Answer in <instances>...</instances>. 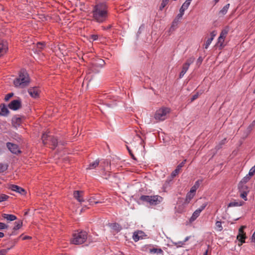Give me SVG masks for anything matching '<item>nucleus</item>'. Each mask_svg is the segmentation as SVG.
Returning <instances> with one entry per match:
<instances>
[{"label": "nucleus", "mask_w": 255, "mask_h": 255, "mask_svg": "<svg viewBox=\"0 0 255 255\" xmlns=\"http://www.w3.org/2000/svg\"><path fill=\"white\" fill-rule=\"evenodd\" d=\"M93 17L98 22L105 21L108 16L107 6L104 3H99L94 6L92 11Z\"/></svg>", "instance_id": "obj_1"}, {"label": "nucleus", "mask_w": 255, "mask_h": 255, "mask_svg": "<svg viewBox=\"0 0 255 255\" xmlns=\"http://www.w3.org/2000/svg\"><path fill=\"white\" fill-rule=\"evenodd\" d=\"M30 83V79L27 72L22 70L20 71L18 77L13 81V84L16 87L23 88L27 86Z\"/></svg>", "instance_id": "obj_2"}, {"label": "nucleus", "mask_w": 255, "mask_h": 255, "mask_svg": "<svg viewBox=\"0 0 255 255\" xmlns=\"http://www.w3.org/2000/svg\"><path fill=\"white\" fill-rule=\"evenodd\" d=\"M87 233L85 231H80L73 235L71 243L74 245H80L85 242L87 239Z\"/></svg>", "instance_id": "obj_3"}, {"label": "nucleus", "mask_w": 255, "mask_h": 255, "mask_svg": "<svg viewBox=\"0 0 255 255\" xmlns=\"http://www.w3.org/2000/svg\"><path fill=\"white\" fill-rule=\"evenodd\" d=\"M140 199L148 203L151 205H156L162 201L163 198L159 195H142L140 197Z\"/></svg>", "instance_id": "obj_4"}, {"label": "nucleus", "mask_w": 255, "mask_h": 255, "mask_svg": "<svg viewBox=\"0 0 255 255\" xmlns=\"http://www.w3.org/2000/svg\"><path fill=\"white\" fill-rule=\"evenodd\" d=\"M170 109L167 108H162L156 111L154 115V119L158 121L165 120L167 118V115L169 113Z\"/></svg>", "instance_id": "obj_5"}, {"label": "nucleus", "mask_w": 255, "mask_h": 255, "mask_svg": "<svg viewBox=\"0 0 255 255\" xmlns=\"http://www.w3.org/2000/svg\"><path fill=\"white\" fill-rule=\"evenodd\" d=\"M50 139L49 145H51V148L54 149L57 144V139L53 136L48 135L47 133H43L41 137V140L43 144H47V139Z\"/></svg>", "instance_id": "obj_6"}, {"label": "nucleus", "mask_w": 255, "mask_h": 255, "mask_svg": "<svg viewBox=\"0 0 255 255\" xmlns=\"http://www.w3.org/2000/svg\"><path fill=\"white\" fill-rule=\"evenodd\" d=\"M229 31V29L228 28H226L223 29L220 33V35L218 38V42L216 44L217 46H219L220 47H223L224 45V42L225 40V38H226L228 33Z\"/></svg>", "instance_id": "obj_7"}, {"label": "nucleus", "mask_w": 255, "mask_h": 255, "mask_svg": "<svg viewBox=\"0 0 255 255\" xmlns=\"http://www.w3.org/2000/svg\"><path fill=\"white\" fill-rule=\"evenodd\" d=\"M194 61V58L193 57H191L187 59V61L185 63H184L183 65L182 71H181L179 74V78H181L186 73L187 71L188 70L190 65L192 64Z\"/></svg>", "instance_id": "obj_8"}, {"label": "nucleus", "mask_w": 255, "mask_h": 255, "mask_svg": "<svg viewBox=\"0 0 255 255\" xmlns=\"http://www.w3.org/2000/svg\"><path fill=\"white\" fill-rule=\"evenodd\" d=\"M246 228V226H242L239 230V234L237 236V239L241 242L239 246H241L243 243H245V240L246 238V234L244 232V230Z\"/></svg>", "instance_id": "obj_9"}, {"label": "nucleus", "mask_w": 255, "mask_h": 255, "mask_svg": "<svg viewBox=\"0 0 255 255\" xmlns=\"http://www.w3.org/2000/svg\"><path fill=\"white\" fill-rule=\"evenodd\" d=\"M208 203L205 202L198 209H197L196 211H194L193 213L192 216L190 219V221L191 222L195 221L197 218L200 215V213L202 212V210H203L205 208L207 205Z\"/></svg>", "instance_id": "obj_10"}, {"label": "nucleus", "mask_w": 255, "mask_h": 255, "mask_svg": "<svg viewBox=\"0 0 255 255\" xmlns=\"http://www.w3.org/2000/svg\"><path fill=\"white\" fill-rule=\"evenodd\" d=\"M8 50L7 43L0 39V57L4 55Z\"/></svg>", "instance_id": "obj_11"}, {"label": "nucleus", "mask_w": 255, "mask_h": 255, "mask_svg": "<svg viewBox=\"0 0 255 255\" xmlns=\"http://www.w3.org/2000/svg\"><path fill=\"white\" fill-rule=\"evenodd\" d=\"M21 107V102L18 100L12 101L9 104L8 107L13 110H17Z\"/></svg>", "instance_id": "obj_12"}, {"label": "nucleus", "mask_w": 255, "mask_h": 255, "mask_svg": "<svg viewBox=\"0 0 255 255\" xmlns=\"http://www.w3.org/2000/svg\"><path fill=\"white\" fill-rule=\"evenodd\" d=\"M6 146L8 149L13 153L17 154L20 152L18 146L15 144L7 142Z\"/></svg>", "instance_id": "obj_13"}, {"label": "nucleus", "mask_w": 255, "mask_h": 255, "mask_svg": "<svg viewBox=\"0 0 255 255\" xmlns=\"http://www.w3.org/2000/svg\"><path fill=\"white\" fill-rule=\"evenodd\" d=\"M145 236L144 233L141 231H137L134 232L132 238L135 242L142 239Z\"/></svg>", "instance_id": "obj_14"}, {"label": "nucleus", "mask_w": 255, "mask_h": 255, "mask_svg": "<svg viewBox=\"0 0 255 255\" xmlns=\"http://www.w3.org/2000/svg\"><path fill=\"white\" fill-rule=\"evenodd\" d=\"M28 92L32 97L36 98L39 96L40 91L37 87H35L29 88Z\"/></svg>", "instance_id": "obj_15"}, {"label": "nucleus", "mask_w": 255, "mask_h": 255, "mask_svg": "<svg viewBox=\"0 0 255 255\" xmlns=\"http://www.w3.org/2000/svg\"><path fill=\"white\" fill-rule=\"evenodd\" d=\"M186 161V160L185 159L184 161H183L181 163H180L177 167L176 169H175L171 173V176L172 177H175L180 172L181 168L184 166L185 162Z\"/></svg>", "instance_id": "obj_16"}, {"label": "nucleus", "mask_w": 255, "mask_h": 255, "mask_svg": "<svg viewBox=\"0 0 255 255\" xmlns=\"http://www.w3.org/2000/svg\"><path fill=\"white\" fill-rule=\"evenodd\" d=\"M21 118L17 116H14L12 118L11 122L12 126L15 128L19 127L21 124Z\"/></svg>", "instance_id": "obj_17"}, {"label": "nucleus", "mask_w": 255, "mask_h": 255, "mask_svg": "<svg viewBox=\"0 0 255 255\" xmlns=\"http://www.w3.org/2000/svg\"><path fill=\"white\" fill-rule=\"evenodd\" d=\"M9 113V111L6 106L2 104L0 105V116H6Z\"/></svg>", "instance_id": "obj_18"}, {"label": "nucleus", "mask_w": 255, "mask_h": 255, "mask_svg": "<svg viewBox=\"0 0 255 255\" xmlns=\"http://www.w3.org/2000/svg\"><path fill=\"white\" fill-rule=\"evenodd\" d=\"M74 197L79 202H82L84 201L83 198V192L80 191H75L73 193Z\"/></svg>", "instance_id": "obj_19"}, {"label": "nucleus", "mask_w": 255, "mask_h": 255, "mask_svg": "<svg viewBox=\"0 0 255 255\" xmlns=\"http://www.w3.org/2000/svg\"><path fill=\"white\" fill-rule=\"evenodd\" d=\"M185 205L181 202L178 201L177 205L175 207V211L178 213H182L184 211Z\"/></svg>", "instance_id": "obj_20"}, {"label": "nucleus", "mask_w": 255, "mask_h": 255, "mask_svg": "<svg viewBox=\"0 0 255 255\" xmlns=\"http://www.w3.org/2000/svg\"><path fill=\"white\" fill-rule=\"evenodd\" d=\"M10 188L14 191H16L19 193H20L21 194H24L25 193V191L24 189L17 186L15 185H11Z\"/></svg>", "instance_id": "obj_21"}, {"label": "nucleus", "mask_w": 255, "mask_h": 255, "mask_svg": "<svg viewBox=\"0 0 255 255\" xmlns=\"http://www.w3.org/2000/svg\"><path fill=\"white\" fill-rule=\"evenodd\" d=\"M2 217L8 221H13L15 220L17 218L15 215L11 214H2Z\"/></svg>", "instance_id": "obj_22"}, {"label": "nucleus", "mask_w": 255, "mask_h": 255, "mask_svg": "<svg viewBox=\"0 0 255 255\" xmlns=\"http://www.w3.org/2000/svg\"><path fill=\"white\" fill-rule=\"evenodd\" d=\"M99 164V160H96L95 161L93 162L92 163H91L89 167L87 168V169H95L96 168Z\"/></svg>", "instance_id": "obj_23"}, {"label": "nucleus", "mask_w": 255, "mask_h": 255, "mask_svg": "<svg viewBox=\"0 0 255 255\" xmlns=\"http://www.w3.org/2000/svg\"><path fill=\"white\" fill-rule=\"evenodd\" d=\"M110 226L113 229L115 230L117 232H119L122 229L121 226L116 223L112 224Z\"/></svg>", "instance_id": "obj_24"}, {"label": "nucleus", "mask_w": 255, "mask_h": 255, "mask_svg": "<svg viewBox=\"0 0 255 255\" xmlns=\"http://www.w3.org/2000/svg\"><path fill=\"white\" fill-rule=\"evenodd\" d=\"M230 4L228 3L226 4L225 6L223 7V8L220 11L219 14L224 15H225L227 12V11L229 8Z\"/></svg>", "instance_id": "obj_25"}, {"label": "nucleus", "mask_w": 255, "mask_h": 255, "mask_svg": "<svg viewBox=\"0 0 255 255\" xmlns=\"http://www.w3.org/2000/svg\"><path fill=\"white\" fill-rule=\"evenodd\" d=\"M251 177V176H250L249 174L245 176L240 182L239 185V188H241V186L242 184H245L247 182H248L250 180Z\"/></svg>", "instance_id": "obj_26"}, {"label": "nucleus", "mask_w": 255, "mask_h": 255, "mask_svg": "<svg viewBox=\"0 0 255 255\" xmlns=\"http://www.w3.org/2000/svg\"><path fill=\"white\" fill-rule=\"evenodd\" d=\"M244 203V202L243 201H240V202H236V201H234V202H232L231 203H229V204L228 205V207H234V206H242Z\"/></svg>", "instance_id": "obj_27"}, {"label": "nucleus", "mask_w": 255, "mask_h": 255, "mask_svg": "<svg viewBox=\"0 0 255 255\" xmlns=\"http://www.w3.org/2000/svg\"><path fill=\"white\" fill-rule=\"evenodd\" d=\"M149 252L151 254H162L163 251L161 249L153 248L149 250Z\"/></svg>", "instance_id": "obj_28"}, {"label": "nucleus", "mask_w": 255, "mask_h": 255, "mask_svg": "<svg viewBox=\"0 0 255 255\" xmlns=\"http://www.w3.org/2000/svg\"><path fill=\"white\" fill-rule=\"evenodd\" d=\"M15 226L13 227V230H17L19 229L22 226V222L21 221H18L15 222Z\"/></svg>", "instance_id": "obj_29"}, {"label": "nucleus", "mask_w": 255, "mask_h": 255, "mask_svg": "<svg viewBox=\"0 0 255 255\" xmlns=\"http://www.w3.org/2000/svg\"><path fill=\"white\" fill-rule=\"evenodd\" d=\"M215 225L217 230L218 231H221L223 230L222 222L221 221H217Z\"/></svg>", "instance_id": "obj_30"}, {"label": "nucleus", "mask_w": 255, "mask_h": 255, "mask_svg": "<svg viewBox=\"0 0 255 255\" xmlns=\"http://www.w3.org/2000/svg\"><path fill=\"white\" fill-rule=\"evenodd\" d=\"M212 40H213V38H209L206 41V42H205V43L204 44V48L205 49H207L208 48L209 46L210 45V44L212 42Z\"/></svg>", "instance_id": "obj_31"}, {"label": "nucleus", "mask_w": 255, "mask_h": 255, "mask_svg": "<svg viewBox=\"0 0 255 255\" xmlns=\"http://www.w3.org/2000/svg\"><path fill=\"white\" fill-rule=\"evenodd\" d=\"M169 0H162L159 9L162 10V9L167 4Z\"/></svg>", "instance_id": "obj_32"}, {"label": "nucleus", "mask_w": 255, "mask_h": 255, "mask_svg": "<svg viewBox=\"0 0 255 255\" xmlns=\"http://www.w3.org/2000/svg\"><path fill=\"white\" fill-rule=\"evenodd\" d=\"M194 195V194L189 192L186 196V201L189 203L190 200L193 198Z\"/></svg>", "instance_id": "obj_33"}, {"label": "nucleus", "mask_w": 255, "mask_h": 255, "mask_svg": "<svg viewBox=\"0 0 255 255\" xmlns=\"http://www.w3.org/2000/svg\"><path fill=\"white\" fill-rule=\"evenodd\" d=\"M183 15V14H182V13L179 12V13H178L177 14V16L176 17V18L173 20V23H178L179 20L182 18Z\"/></svg>", "instance_id": "obj_34"}, {"label": "nucleus", "mask_w": 255, "mask_h": 255, "mask_svg": "<svg viewBox=\"0 0 255 255\" xmlns=\"http://www.w3.org/2000/svg\"><path fill=\"white\" fill-rule=\"evenodd\" d=\"M7 169V165L6 164L0 163V172H2L5 171Z\"/></svg>", "instance_id": "obj_35"}, {"label": "nucleus", "mask_w": 255, "mask_h": 255, "mask_svg": "<svg viewBox=\"0 0 255 255\" xmlns=\"http://www.w3.org/2000/svg\"><path fill=\"white\" fill-rule=\"evenodd\" d=\"M8 196L5 194L0 195V202L6 200L8 198Z\"/></svg>", "instance_id": "obj_36"}, {"label": "nucleus", "mask_w": 255, "mask_h": 255, "mask_svg": "<svg viewBox=\"0 0 255 255\" xmlns=\"http://www.w3.org/2000/svg\"><path fill=\"white\" fill-rule=\"evenodd\" d=\"M190 1H188V0H186V1L182 4V6L183 8H185L186 9H187L188 6H189L190 4Z\"/></svg>", "instance_id": "obj_37"}, {"label": "nucleus", "mask_w": 255, "mask_h": 255, "mask_svg": "<svg viewBox=\"0 0 255 255\" xmlns=\"http://www.w3.org/2000/svg\"><path fill=\"white\" fill-rule=\"evenodd\" d=\"M255 173V165L253 166L250 170L249 175L251 176H252L254 175V174Z\"/></svg>", "instance_id": "obj_38"}, {"label": "nucleus", "mask_w": 255, "mask_h": 255, "mask_svg": "<svg viewBox=\"0 0 255 255\" xmlns=\"http://www.w3.org/2000/svg\"><path fill=\"white\" fill-rule=\"evenodd\" d=\"M7 228H8V226L7 225L5 224L4 223H0V230H3V229H7Z\"/></svg>", "instance_id": "obj_39"}, {"label": "nucleus", "mask_w": 255, "mask_h": 255, "mask_svg": "<svg viewBox=\"0 0 255 255\" xmlns=\"http://www.w3.org/2000/svg\"><path fill=\"white\" fill-rule=\"evenodd\" d=\"M247 192L246 191L243 192L241 194V197L242 198H243L245 201L247 200Z\"/></svg>", "instance_id": "obj_40"}, {"label": "nucleus", "mask_w": 255, "mask_h": 255, "mask_svg": "<svg viewBox=\"0 0 255 255\" xmlns=\"http://www.w3.org/2000/svg\"><path fill=\"white\" fill-rule=\"evenodd\" d=\"M127 149L128 150V152H129V153L130 154V156H131V158H132L133 159L135 160V159H136V158H135V156H134V155L133 154V153H132L131 149H130V148H129L128 146H127Z\"/></svg>", "instance_id": "obj_41"}, {"label": "nucleus", "mask_w": 255, "mask_h": 255, "mask_svg": "<svg viewBox=\"0 0 255 255\" xmlns=\"http://www.w3.org/2000/svg\"><path fill=\"white\" fill-rule=\"evenodd\" d=\"M13 93H9L7 95H6L4 98V100L6 101H7L9 100V99L13 96Z\"/></svg>", "instance_id": "obj_42"}, {"label": "nucleus", "mask_w": 255, "mask_h": 255, "mask_svg": "<svg viewBox=\"0 0 255 255\" xmlns=\"http://www.w3.org/2000/svg\"><path fill=\"white\" fill-rule=\"evenodd\" d=\"M8 250H9V249L0 250V255H6V254L7 253Z\"/></svg>", "instance_id": "obj_43"}, {"label": "nucleus", "mask_w": 255, "mask_h": 255, "mask_svg": "<svg viewBox=\"0 0 255 255\" xmlns=\"http://www.w3.org/2000/svg\"><path fill=\"white\" fill-rule=\"evenodd\" d=\"M44 44L41 42H38L37 43V47L39 49H42Z\"/></svg>", "instance_id": "obj_44"}, {"label": "nucleus", "mask_w": 255, "mask_h": 255, "mask_svg": "<svg viewBox=\"0 0 255 255\" xmlns=\"http://www.w3.org/2000/svg\"><path fill=\"white\" fill-rule=\"evenodd\" d=\"M201 182H202V181H201V180H197V181L195 182V183L194 185H195V186L197 187L198 188H199V186H200V183H201Z\"/></svg>", "instance_id": "obj_45"}, {"label": "nucleus", "mask_w": 255, "mask_h": 255, "mask_svg": "<svg viewBox=\"0 0 255 255\" xmlns=\"http://www.w3.org/2000/svg\"><path fill=\"white\" fill-rule=\"evenodd\" d=\"M210 35H211L210 38H213V40L215 36L216 35V32L215 31H213L210 33Z\"/></svg>", "instance_id": "obj_46"}, {"label": "nucleus", "mask_w": 255, "mask_h": 255, "mask_svg": "<svg viewBox=\"0 0 255 255\" xmlns=\"http://www.w3.org/2000/svg\"><path fill=\"white\" fill-rule=\"evenodd\" d=\"M186 9L185 8H183V6H182L180 8L179 12L184 14V11Z\"/></svg>", "instance_id": "obj_47"}, {"label": "nucleus", "mask_w": 255, "mask_h": 255, "mask_svg": "<svg viewBox=\"0 0 255 255\" xmlns=\"http://www.w3.org/2000/svg\"><path fill=\"white\" fill-rule=\"evenodd\" d=\"M198 96H199V95L198 93L193 95L192 98H191V101H193L194 100L196 99L198 97Z\"/></svg>", "instance_id": "obj_48"}, {"label": "nucleus", "mask_w": 255, "mask_h": 255, "mask_svg": "<svg viewBox=\"0 0 255 255\" xmlns=\"http://www.w3.org/2000/svg\"><path fill=\"white\" fill-rule=\"evenodd\" d=\"M98 36L97 35H91V38L93 40H96L98 39Z\"/></svg>", "instance_id": "obj_49"}, {"label": "nucleus", "mask_w": 255, "mask_h": 255, "mask_svg": "<svg viewBox=\"0 0 255 255\" xmlns=\"http://www.w3.org/2000/svg\"><path fill=\"white\" fill-rule=\"evenodd\" d=\"M196 190H195V189H194L193 187L191 188L190 189V191L189 192L191 193H193V194H195V193L196 192Z\"/></svg>", "instance_id": "obj_50"}, {"label": "nucleus", "mask_w": 255, "mask_h": 255, "mask_svg": "<svg viewBox=\"0 0 255 255\" xmlns=\"http://www.w3.org/2000/svg\"><path fill=\"white\" fill-rule=\"evenodd\" d=\"M255 121H253L252 124L249 126V128L252 129L253 128V127L255 126Z\"/></svg>", "instance_id": "obj_51"}, {"label": "nucleus", "mask_w": 255, "mask_h": 255, "mask_svg": "<svg viewBox=\"0 0 255 255\" xmlns=\"http://www.w3.org/2000/svg\"><path fill=\"white\" fill-rule=\"evenodd\" d=\"M31 239V237H30V236H24L23 238V240H27V239Z\"/></svg>", "instance_id": "obj_52"}, {"label": "nucleus", "mask_w": 255, "mask_h": 255, "mask_svg": "<svg viewBox=\"0 0 255 255\" xmlns=\"http://www.w3.org/2000/svg\"><path fill=\"white\" fill-rule=\"evenodd\" d=\"M100 64L102 66H103L105 64L104 61H103V60H101Z\"/></svg>", "instance_id": "obj_53"}, {"label": "nucleus", "mask_w": 255, "mask_h": 255, "mask_svg": "<svg viewBox=\"0 0 255 255\" xmlns=\"http://www.w3.org/2000/svg\"><path fill=\"white\" fill-rule=\"evenodd\" d=\"M4 237V234L2 232H0V238H2Z\"/></svg>", "instance_id": "obj_54"}, {"label": "nucleus", "mask_w": 255, "mask_h": 255, "mask_svg": "<svg viewBox=\"0 0 255 255\" xmlns=\"http://www.w3.org/2000/svg\"><path fill=\"white\" fill-rule=\"evenodd\" d=\"M208 250H207L205 251V252H204L203 255H208Z\"/></svg>", "instance_id": "obj_55"}, {"label": "nucleus", "mask_w": 255, "mask_h": 255, "mask_svg": "<svg viewBox=\"0 0 255 255\" xmlns=\"http://www.w3.org/2000/svg\"><path fill=\"white\" fill-rule=\"evenodd\" d=\"M177 23H173V22H172V27L173 26H176L177 25Z\"/></svg>", "instance_id": "obj_56"}, {"label": "nucleus", "mask_w": 255, "mask_h": 255, "mask_svg": "<svg viewBox=\"0 0 255 255\" xmlns=\"http://www.w3.org/2000/svg\"><path fill=\"white\" fill-rule=\"evenodd\" d=\"M46 141L47 142V144H49L50 139H47Z\"/></svg>", "instance_id": "obj_57"}, {"label": "nucleus", "mask_w": 255, "mask_h": 255, "mask_svg": "<svg viewBox=\"0 0 255 255\" xmlns=\"http://www.w3.org/2000/svg\"><path fill=\"white\" fill-rule=\"evenodd\" d=\"M193 188L194 189H195V190H196L198 188L197 187L195 186V185H194V186H193Z\"/></svg>", "instance_id": "obj_58"}, {"label": "nucleus", "mask_w": 255, "mask_h": 255, "mask_svg": "<svg viewBox=\"0 0 255 255\" xmlns=\"http://www.w3.org/2000/svg\"><path fill=\"white\" fill-rule=\"evenodd\" d=\"M198 61L200 63H201V61H202V60H201V59H200V58H199L198 59Z\"/></svg>", "instance_id": "obj_59"}, {"label": "nucleus", "mask_w": 255, "mask_h": 255, "mask_svg": "<svg viewBox=\"0 0 255 255\" xmlns=\"http://www.w3.org/2000/svg\"><path fill=\"white\" fill-rule=\"evenodd\" d=\"M225 140H226V138H225L224 140H223L222 141V143H223H223H224V141H225Z\"/></svg>", "instance_id": "obj_60"}, {"label": "nucleus", "mask_w": 255, "mask_h": 255, "mask_svg": "<svg viewBox=\"0 0 255 255\" xmlns=\"http://www.w3.org/2000/svg\"><path fill=\"white\" fill-rule=\"evenodd\" d=\"M215 0V3H217V2H218V1H219V0Z\"/></svg>", "instance_id": "obj_61"}, {"label": "nucleus", "mask_w": 255, "mask_h": 255, "mask_svg": "<svg viewBox=\"0 0 255 255\" xmlns=\"http://www.w3.org/2000/svg\"><path fill=\"white\" fill-rule=\"evenodd\" d=\"M27 212H26V213H25V215H27Z\"/></svg>", "instance_id": "obj_62"}, {"label": "nucleus", "mask_w": 255, "mask_h": 255, "mask_svg": "<svg viewBox=\"0 0 255 255\" xmlns=\"http://www.w3.org/2000/svg\"><path fill=\"white\" fill-rule=\"evenodd\" d=\"M192 0H188V1H191Z\"/></svg>", "instance_id": "obj_63"}]
</instances>
